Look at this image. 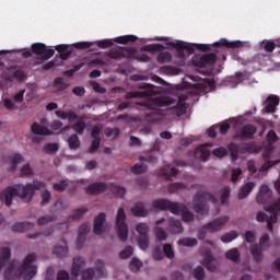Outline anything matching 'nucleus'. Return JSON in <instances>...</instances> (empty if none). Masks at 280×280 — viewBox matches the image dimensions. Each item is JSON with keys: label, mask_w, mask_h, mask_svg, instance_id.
<instances>
[{"label": "nucleus", "mask_w": 280, "mask_h": 280, "mask_svg": "<svg viewBox=\"0 0 280 280\" xmlns=\"http://www.w3.org/2000/svg\"><path fill=\"white\" fill-rule=\"evenodd\" d=\"M140 91L130 92L129 97H149L143 101L137 102V106H141L140 110H145L144 117L147 121H156L159 116L163 113V106H171L172 101L167 96H156L159 92L156 86L143 83L140 85Z\"/></svg>", "instance_id": "1"}, {"label": "nucleus", "mask_w": 280, "mask_h": 280, "mask_svg": "<svg viewBox=\"0 0 280 280\" xmlns=\"http://www.w3.org/2000/svg\"><path fill=\"white\" fill-rule=\"evenodd\" d=\"M43 188H45V183L36 179H34L32 184H15L0 191V200L4 202L7 207L12 206V200L15 196L30 202L32 201V198H34L36 191Z\"/></svg>", "instance_id": "2"}, {"label": "nucleus", "mask_w": 280, "mask_h": 280, "mask_svg": "<svg viewBox=\"0 0 280 280\" xmlns=\"http://www.w3.org/2000/svg\"><path fill=\"white\" fill-rule=\"evenodd\" d=\"M37 257L36 253H31L26 255L22 265L13 261L4 271V280H14L19 277L23 280L34 279L38 270L34 265Z\"/></svg>", "instance_id": "3"}, {"label": "nucleus", "mask_w": 280, "mask_h": 280, "mask_svg": "<svg viewBox=\"0 0 280 280\" xmlns=\"http://www.w3.org/2000/svg\"><path fill=\"white\" fill-rule=\"evenodd\" d=\"M152 207L159 211H171L174 215H182L184 222H194V212L185 203H178L167 199H156L152 201Z\"/></svg>", "instance_id": "4"}, {"label": "nucleus", "mask_w": 280, "mask_h": 280, "mask_svg": "<svg viewBox=\"0 0 280 280\" xmlns=\"http://www.w3.org/2000/svg\"><path fill=\"white\" fill-rule=\"evenodd\" d=\"M207 202L218 205L217 196L207 191H197L192 199L194 212L199 213V215H206L209 213V206Z\"/></svg>", "instance_id": "5"}, {"label": "nucleus", "mask_w": 280, "mask_h": 280, "mask_svg": "<svg viewBox=\"0 0 280 280\" xmlns=\"http://www.w3.org/2000/svg\"><path fill=\"white\" fill-rule=\"evenodd\" d=\"M84 266H86V261H84V258H82V256H75L73 258L71 269L72 277H80V275H82L81 280H93V277H95V270H93V268H89L82 271V268H84Z\"/></svg>", "instance_id": "6"}, {"label": "nucleus", "mask_w": 280, "mask_h": 280, "mask_svg": "<svg viewBox=\"0 0 280 280\" xmlns=\"http://www.w3.org/2000/svg\"><path fill=\"white\" fill-rule=\"evenodd\" d=\"M268 248H270V236L268 234L260 237L259 245L254 244L250 246L252 257L256 264H261L264 259V250H268Z\"/></svg>", "instance_id": "7"}, {"label": "nucleus", "mask_w": 280, "mask_h": 280, "mask_svg": "<svg viewBox=\"0 0 280 280\" xmlns=\"http://www.w3.org/2000/svg\"><path fill=\"white\" fill-rule=\"evenodd\" d=\"M229 222L228 217H221L218 219H214L213 221L205 224L198 230V240H205L207 237V231L210 233H215L217 231H222V226Z\"/></svg>", "instance_id": "8"}, {"label": "nucleus", "mask_w": 280, "mask_h": 280, "mask_svg": "<svg viewBox=\"0 0 280 280\" xmlns=\"http://www.w3.org/2000/svg\"><path fill=\"white\" fill-rule=\"evenodd\" d=\"M117 235L120 242L128 240V224L126 223V210L119 208L116 217Z\"/></svg>", "instance_id": "9"}, {"label": "nucleus", "mask_w": 280, "mask_h": 280, "mask_svg": "<svg viewBox=\"0 0 280 280\" xmlns=\"http://www.w3.org/2000/svg\"><path fill=\"white\" fill-rule=\"evenodd\" d=\"M171 47H174L175 49H184V51H187L189 56L198 49L199 51H211V46L208 44H189L185 42H172ZM196 49H195V48Z\"/></svg>", "instance_id": "10"}, {"label": "nucleus", "mask_w": 280, "mask_h": 280, "mask_svg": "<svg viewBox=\"0 0 280 280\" xmlns=\"http://www.w3.org/2000/svg\"><path fill=\"white\" fill-rule=\"evenodd\" d=\"M31 49L35 56H38V60H49V58H52L54 54H56V50L47 48V45L43 43L33 44Z\"/></svg>", "instance_id": "11"}, {"label": "nucleus", "mask_w": 280, "mask_h": 280, "mask_svg": "<svg viewBox=\"0 0 280 280\" xmlns=\"http://www.w3.org/2000/svg\"><path fill=\"white\" fill-rule=\"evenodd\" d=\"M228 150H230L233 161H237V156L240 154H246V152H253V150H255V147L253 145V143H242L240 145L232 142L228 145Z\"/></svg>", "instance_id": "12"}, {"label": "nucleus", "mask_w": 280, "mask_h": 280, "mask_svg": "<svg viewBox=\"0 0 280 280\" xmlns=\"http://www.w3.org/2000/svg\"><path fill=\"white\" fill-rule=\"evenodd\" d=\"M96 45L100 49H108V47H113L114 43L112 39H102L98 42H79L73 44L74 49H90V47H93Z\"/></svg>", "instance_id": "13"}, {"label": "nucleus", "mask_w": 280, "mask_h": 280, "mask_svg": "<svg viewBox=\"0 0 280 280\" xmlns=\"http://www.w3.org/2000/svg\"><path fill=\"white\" fill-rule=\"evenodd\" d=\"M257 133V127L255 125H244L242 128L238 129L236 132V138L241 139V141H248L255 138Z\"/></svg>", "instance_id": "14"}, {"label": "nucleus", "mask_w": 280, "mask_h": 280, "mask_svg": "<svg viewBox=\"0 0 280 280\" xmlns=\"http://www.w3.org/2000/svg\"><path fill=\"white\" fill-rule=\"evenodd\" d=\"M100 135H102V126L95 125L91 131V137L93 139L92 144L89 149V152L91 154H93V152H97V150H100V145L102 143V137H100Z\"/></svg>", "instance_id": "15"}, {"label": "nucleus", "mask_w": 280, "mask_h": 280, "mask_svg": "<svg viewBox=\"0 0 280 280\" xmlns=\"http://www.w3.org/2000/svg\"><path fill=\"white\" fill-rule=\"evenodd\" d=\"M218 60V56L215 54L210 52L208 55H202L200 57H194L192 63L195 67H199L201 69H205L208 65H213Z\"/></svg>", "instance_id": "16"}, {"label": "nucleus", "mask_w": 280, "mask_h": 280, "mask_svg": "<svg viewBox=\"0 0 280 280\" xmlns=\"http://www.w3.org/2000/svg\"><path fill=\"white\" fill-rule=\"evenodd\" d=\"M108 189V185L104 182H95L90 184L85 188V194H90V196H100V194H104Z\"/></svg>", "instance_id": "17"}, {"label": "nucleus", "mask_w": 280, "mask_h": 280, "mask_svg": "<svg viewBox=\"0 0 280 280\" xmlns=\"http://www.w3.org/2000/svg\"><path fill=\"white\" fill-rule=\"evenodd\" d=\"M272 198V190L268 185H261L256 197L258 205H266Z\"/></svg>", "instance_id": "18"}, {"label": "nucleus", "mask_w": 280, "mask_h": 280, "mask_svg": "<svg viewBox=\"0 0 280 280\" xmlns=\"http://www.w3.org/2000/svg\"><path fill=\"white\" fill-rule=\"evenodd\" d=\"M213 47H226V49H242V47H244V42H229V39L226 38H221L219 42L213 43Z\"/></svg>", "instance_id": "19"}, {"label": "nucleus", "mask_w": 280, "mask_h": 280, "mask_svg": "<svg viewBox=\"0 0 280 280\" xmlns=\"http://www.w3.org/2000/svg\"><path fill=\"white\" fill-rule=\"evenodd\" d=\"M52 255L62 259L69 255V247H67V241L65 238L60 240L52 248Z\"/></svg>", "instance_id": "20"}, {"label": "nucleus", "mask_w": 280, "mask_h": 280, "mask_svg": "<svg viewBox=\"0 0 280 280\" xmlns=\"http://www.w3.org/2000/svg\"><path fill=\"white\" fill-rule=\"evenodd\" d=\"M167 231L172 235H180L185 230L183 223L179 220L171 218L167 220Z\"/></svg>", "instance_id": "21"}, {"label": "nucleus", "mask_w": 280, "mask_h": 280, "mask_svg": "<svg viewBox=\"0 0 280 280\" xmlns=\"http://www.w3.org/2000/svg\"><path fill=\"white\" fill-rule=\"evenodd\" d=\"M106 222V213L101 212L94 219V233L95 235H102L104 233V223Z\"/></svg>", "instance_id": "22"}, {"label": "nucleus", "mask_w": 280, "mask_h": 280, "mask_svg": "<svg viewBox=\"0 0 280 280\" xmlns=\"http://www.w3.org/2000/svg\"><path fill=\"white\" fill-rule=\"evenodd\" d=\"M131 213L136 218H145V217H148V213H150V211H148V209H145V206L143 205V202L138 201L131 208Z\"/></svg>", "instance_id": "23"}, {"label": "nucleus", "mask_w": 280, "mask_h": 280, "mask_svg": "<svg viewBox=\"0 0 280 280\" xmlns=\"http://www.w3.org/2000/svg\"><path fill=\"white\" fill-rule=\"evenodd\" d=\"M196 159H200L201 161H207L209 156H211V151H209L208 144H201L195 150Z\"/></svg>", "instance_id": "24"}, {"label": "nucleus", "mask_w": 280, "mask_h": 280, "mask_svg": "<svg viewBox=\"0 0 280 280\" xmlns=\"http://www.w3.org/2000/svg\"><path fill=\"white\" fill-rule=\"evenodd\" d=\"M33 228L34 223L30 221H24L13 224L11 231H13V233H25V231H32Z\"/></svg>", "instance_id": "25"}, {"label": "nucleus", "mask_w": 280, "mask_h": 280, "mask_svg": "<svg viewBox=\"0 0 280 280\" xmlns=\"http://www.w3.org/2000/svg\"><path fill=\"white\" fill-rule=\"evenodd\" d=\"M186 100L187 95H180L178 97V103L175 108V114L177 115V117H180L187 113V108H189V105L185 103Z\"/></svg>", "instance_id": "26"}, {"label": "nucleus", "mask_w": 280, "mask_h": 280, "mask_svg": "<svg viewBox=\"0 0 280 280\" xmlns=\"http://www.w3.org/2000/svg\"><path fill=\"white\" fill-rule=\"evenodd\" d=\"M267 113H276L277 106H279V96L269 95L265 102Z\"/></svg>", "instance_id": "27"}, {"label": "nucleus", "mask_w": 280, "mask_h": 280, "mask_svg": "<svg viewBox=\"0 0 280 280\" xmlns=\"http://www.w3.org/2000/svg\"><path fill=\"white\" fill-rule=\"evenodd\" d=\"M203 266L209 272H215V264H213V254L211 250L203 252Z\"/></svg>", "instance_id": "28"}, {"label": "nucleus", "mask_w": 280, "mask_h": 280, "mask_svg": "<svg viewBox=\"0 0 280 280\" xmlns=\"http://www.w3.org/2000/svg\"><path fill=\"white\" fill-rule=\"evenodd\" d=\"M31 130H32L33 135H37V136L49 137V135H51V131L49 129H47V127H45L38 122H33Z\"/></svg>", "instance_id": "29"}, {"label": "nucleus", "mask_w": 280, "mask_h": 280, "mask_svg": "<svg viewBox=\"0 0 280 280\" xmlns=\"http://www.w3.org/2000/svg\"><path fill=\"white\" fill-rule=\"evenodd\" d=\"M255 189V183L254 182H247L245 183L240 191H238V199L244 200V198H247V196Z\"/></svg>", "instance_id": "30"}, {"label": "nucleus", "mask_w": 280, "mask_h": 280, "mask_svg": "<svg viewBox=\"0 0 280 280\" xmlns=\"http://www.w3.org/2000/svg\"><path fill=\"white\" fill-rule=\"evenodd\" d=\"M160 174H161V176H164L166 178V180H170V178H172V176H176V174H178V170H176V167H172L168 165V166L161 168Z\"/></svg>", "instance_id": "31"}, {"label": "nucleus", "mask_w": 280, "mask_h": 280, "mask_svg": "<svg viewBox=\"0 0 280 280\" xmlns=\"http://www.w3.org/2000/svg\"><path fill=\"white\" fill-rule=\"evenodd\" d=\"M178 246H185L186 248H194L198 246V240L191 237H184L177 241Z\"/></svg>", "instance_id": "32"}, {"label": "nucleus", "mask_w": 280, "mask_h": 280, "mask_svg": "<svg viewBox=\"0 0 280 280\" xmlns=\"http://www.w3.org/2000/svg\"><path fill=\"white\" fill-rule=\"evenodd\" d=\"M138 37L135 35H124L116 37L114 42L118 43V45H128V43H137Z\"/></svg>", "instance_id": "33"}, {"label": "nucleus", "mask_w": 280, "mask_h": 280, "mask_svg": "<svg viewBox=\"0 0 280 280\" xmlns=\"http://www.w3.org/2000/svg\"><path fill=\"white\" fill-rule=\"evenodd\" d=\"M40 235H45V237H49L51 235H54V228L50 226L48 228L46 231L42 232H36L34 234H27L26 237L28 240H38V237H40Z\"/></svg>", "instance_id": "34"}, {"label": "nucleus", "mask_w": 280, "mask_h": 280, "mask_svg": "<svg viewBox=\"0 0 280 280\" xmlns=\"http://www.w3.org/2000/svg\"><path fill=\"white\" fill-rule=\"evenodd\" d=\"M72 130H74L77 135H84V130H86V122L83 119L77 120V122L72 125Z\"/></svg>", "instance_id": "35"}, {"label": "nucleus", "mask_w": 280, "mask_h": 280, "mask_svg": "<svg viewBox=\"0 0 280 280\" xmlns=\"http://www.w3.org/2000/svg\"><path fill=\"white\" fill-rule=\"evenodd\" d=\"M68 145L70 150H78V148H80V138L78 137V133H72L68 138Z\"/></svg>", "instance_id": "36"}, {"label": "nucleus", "mask_w": 280, "mask_h": 280, "mask_svg": "<svg viewBox=\"0 0 280 280\" xmlns=\"http://www.w3.org/2000/svg\"><path fill=\"white\" fill-rule=\"evenodd\" d=\"M225 258L230 259V261H233L234 264H237L240 261V250L237 248H232L225 253Z\"/></svg>", "instance_id": "37"}, {"label": "nucleus", "mask_w": 280, "mask_h": 280, "mask_svg": "<svg viewBox=\"0 0 280 280\" xmlns=\"http://www.w3.org/2000/svg\"><path fill=\"white\" fill-rule=\"evenodd\" d=\"M163 49H165V46H163V44H149L140 48V50L142 51H163Z\"/></svg>", "instance_id": "38"}, {"label": "nucleus", "mask_w": 280, "mask_h": 280, "mask_svg": "<svg viewBox=\"0 0 280 280\" xmlns=\"http://www.w3.org/2000/svg\"><path fill=\"white\" fill-rule=\"evenodd\" d=\"M154 234L159 242H165L167 240V232H165L161 226L154 228Z\"/></svg>", "instance_id": "39"}, {"label": "nucleus", "mask_w": 280, "mask_h": 280, "mask_svg": "<svg viewBox=\"0 0 280 280\" xmlns=\"http://www.w3.org/2000/svg\"><path fill=\"white\" fill-rule=\"evenodd\" d=\"M141 266H143V262L141 260H139L138 258H133L129 262V270L131 272H139V270H141Z\"/></svg>", "instance_id": "40"}, {"label": "nucleus", "mask_w": 280, "mask_h": 280, "mask_svg": "<svg viewBox=\"0 0 280 280\" xmlns=\"http://www.w3.org/2000/svg\"><path fill=\"white\" fill-rule=\"evenodd\" d=\"M261 47L265 49V51H268V54H272L277 47V44L272 40L264 39Z\"/></svg>", "instance_id": "41"}, {"label": "nucleus", "mask_w": 280, "mask_h": 280, "mask_svg": "<svg viewBox=\"0 0 280 280\" xmlns=\"http://www.w3.org/2000/svg\"><path fill=\"white\" fill-rule=\"evenodd\" d=\"M221 205H226L229 197L231 196V187L224 186L221 190Z\"/></svg>", "instance_id": "42"}, {"label": "nucleus", "mask_w": 280, "mask_h": 280, "mask_svg": "<svg viewBox=\"0 0 280 280\" xmlns=\"http://www.w3.org/2000/svg\"><path fill=\"white\" fill-rule=\"evenodd\" d=\"M158 62H160L161 65L165 63V62H172V54L167 52V51H162L158 55L156 58Z\"/></svg>", "instance_id": "43"}, {"label": "nucleus", "mask_w": 280, "mask_h": 280, "mask_svg": "<svg viewBox=\"0 0 280 280\" xmlns=\"http://www.w3.org/2000/svg\"><path fill=\"white\" fill-rule=\"evenodd\" d=\"M24 161L25 158H23V155L19 153L13 155V158L11 159V172H14V170H16V165H19V163H23Z\"/></svg>", "instance_id": "44"}, {"label": "nucleus", "mask_w": 280, "mask_h": 280, "mask_svg": "<svg viewBox=\"0 0 280 280\" xmlns=\"http://www.w3.org/2000/svg\"><path fill=\"white\" fill-rule=\"evenodd\" d=\"M238 234L235 231L225 233L221 236V242H224L225 244H229V242H233V240H237Z\"/></svg>", "instance_id": "45"}, {"label": "nucleus", "mask_w": 280, "mask_h": 280, "mask_svg": "<svg viewBox=\"0 0 280 280\" xmlns=\"http://www.w3.org/2000/svg\"><path fill=\"white\" fill-rule=\"evenodd\" d=\"M54 220H56L55 215L47 214V215L38 218L37 224H38V226H45V224H49V222H54Z\"/></svg>", "instance_id": "46"}, {"label": "nucleus", "mask_w": 280, "mask_h": 280, "mask_svg": "<svg viewBox=\"0 0 280 280\" xmlns=\"http://www.w3.org/2000/svg\"><path fill=\"white\" fill-rule=\"evenodd\" d=\"M108 58H112L113 60H121V58H126V55L124 51L120 50H109L107 52Z\"/></svg>", "instance_id": "47"}, {"label": "nucleus", "mask_w": 280, "mask_h": 280, "mask_svg": "<svg viewBox=\"0 0 280 280\" xmlns=\"http://www.w3.org/2000/svg\"><path fill=\"white\" fill-rule=\"evenodd\" d=\"M69 187V179H62L59 183H55L52 188L55 191H65Z\"/></svg>", "instance_id": "48"}, {"label": "nucleus", "mask_w": 280, "mask_h": 280, "mask_svg": "<svg viewBox=\"0 0 280 280\" xmlns=\"http://www.w3.org/2000/svg\"><path fill=\"white\" fill-rule=\"evenodd\" d=\"M138 246L142 249L145 250L148 246H150V236L149 235H142L138 238Z\"/></svg>", "instance_id": "49"}, {"label": "nucleus", "mask_w": 280, "mask_h": 280, "mask_svg": "<svg viewBox=\"0 0 280 280\" xmlns=\"http://www.w3.org/2000/svg\"><path fill=\"white\" fill-rule=\"evenodd\" d=\"M136 231L140 236L148 235V233H150V226H148L147 223H138Z\"/></svg>", "instance_id": "50"}, {"label": "nucleus", "mask_w": 280, "mask_h": 280, "mask_svg": "<svg viewBox=\"0 0 280 280\" xmlns=\"http://www.w3.org/2000/svg\"><path fill=\"white\" fill-rule=\"evenodd\" d=\"M104 133H105V137L107 138L114 137V139H117V137H119L120 131H119V128L113 129L107 127L104 129Z\"/></svg>", "instance_id": "51"}, {"label": "nucleus", "mask_w": 280, "mask_h": 280, "mask_svg": "<svg viewBox=\"0 0 280 280\" xmlns=\"http://www.w3.org/2000/svg\"><path fill=\"white\" fill-rule=\"evenodd\" d=\"M192 276L196 280H205V268L198 266L192 270Z\"/></svg>", "instance_id": "52"}, {"label": "nucleus", "mask_w": 280, "mask_h": 280, "mask_svg": "<svg viewBox=\"0 0 280 280\" xmlns=\"http://www.w3.org/2000/svg\"><path fill=\"white\" fill-rule=\"evenodd\" d=\"M86 211H89L86 208H79L73 211L70 218L72 220H80V218H84V215L86 214Z\"/></svg>", "instance_id": "53"}, {"label": "nucleus", "mask_w": 280, "mask_h": 280, "mask_svg": "<svg viewBox=\"0 0 280 280\" xmlns=\"http://www.w3.org/2000/svg\"><path fill=\"white\" fill-rule=\"evenodd\" d=\"M163 253L167 259H174L175 254H174V248H172L171 244H164L163 246Z\"/></svg>", "instance_id": "54"}, {"label": "nucleus", "mask_w": 280, "mask_h": 280, "mask_svg": "<svg viewBox=\"0 0 280 280\" xmlns=\"http://www.w3.org/2000/svg\"><path fill=\"white\" fill-rule=\"evenodd\" d=\"M112 191L118 198H124V196H126V188L121 186L112 185Z\"/></svg>", "instance_id": "55"}, {"label": "nucleus", "mask_w": 280, "mask_h": 280, "mask_svg": "<svg viewBox=\"0 0 280 280\" xmlns=\"http://www.w3.org/2000/svg\"><path fill=\"white\" fill-rule=\"evenodd\" d=\"M1 253V259L8 264L10 261V257H12V252L10 250V247H2L0 249Z\"/></svg>", "instance_id": "56"}, {"label": "nucleus", "mask_w": 280, "mask_h": 280, "mask_svg": "<svg viewBox=\"0 0 280 280\" xmlns=\"http://www.w3.org/2000/svg\"><path fill=\"white\" fill-rule=\"evenodd\" d=\"M133 252L132 246H127L119 253V257L120 259H129V257H132Z\"/></svg>", "instance_id": "57"}, {"label": "nucleus", "mask_w": 280, "mask_h": 280, "mask_svg": "<svg viewBox=\"0 0 280 280\" xmlns=\"http://www.w3.org/2000/svg\"><path fill=\"white\" fill-rule=\"evenodd\" d=\"M51 202V192L49 190L42 191V207H45V205H49Z\"/></svg>", "instance_id": "58"}, {"label": "nucleus", "mask_w": 280, "mask_h": 280, "mask_svg": "<svg viewBox=\"0 0 280 280\" xmlns=\"http://www.w3.org/2000/svg\"><path fill=\"white\" fill-rule=\"evenodd\" d=\"M95 270L98 277H106V273H104V260L98 259L95 261Z\"/></svg>", "instance_id": "59"}, {"label": "nucleus", "mask_w": 280, "mask_h": 280, "mask_svg": "<svg viewBox=\"0 0 280 280\" xmlns=\"http://www.w3.org/2000/svg\"><path fill=\"white\" fill-rule=\"evenodd\" d=\"M212 154L218 159H223V156H226L229 154V151L226 150V148H217L212 151Z\"/></svg>", "instance_id": "60"}, {"label": "nucleus", "mask_w": 280, "mask_h": 280, "mask_svg": "<svg viewBox=\"0 0 280 280\" xmlns=\"http://www.w3.org/2000/svg\"><path fill=\"white\" fill-rule=\"evenodd\" d=\"M178 189H185V184L183 183H173L168 186L170 194H176Z\"/></svg>", "instance_id": "61"}, {"label": "nucleus", "mask_w": 280, "mask_h": 280, "mask_svg": "<svg viewBox=\"0 0 280 280\" xmlns=\"http://www.w3.org/2000/svg\"><path fill=\"white\" fill-rule=\"evenodd\" d=\"M57 143H47L44 148L46 154H54V152H58Z\"/></svg>", "instance_id": "62"}, {"label": "nucleus", "mask_w": 280, "mask_h": 280, "mask_svg": "<svg viewBox=\"0 0 280 280\" xmlns=\"http://www.w3.org/2000/svg\"><path fill=\"white\" fill-rule=\"evenodd\" d=\"M148 170V166L144 164H136L135 166L131 167L132 174H143Z\"/></svg>", "instance_id": "63"}, {"label": "nucleus", "mask_w": 280, "mask_h": 280, "mask_svg": "<svg viewBox=\"0 0 280 280\" xmlns=\"http://www.w3.org/2000/svg\"><path fill=\"white\" fill-rule=\"evenodd\" d=\"M267 141L269 143H277L279 141V136H277V132L275 130H269L267 133Z\"/></svg>", "instance_id": "64"}]
</instances>
